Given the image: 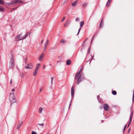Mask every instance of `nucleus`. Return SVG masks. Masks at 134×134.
Instances as JSON below:
<instances>
[{"mask_svg": "<svg viewBox=\"0 0 134 134\" xmlns=\"http://www.w3.org/2000/svg\"><path fill=\"white\" fill-rule=\"evenodd\" d=\"M28 34V33H27L26 34L23 36L22 33L17 36L15 38V41H18L20 40H22L24 39L27 36Z\"/></svg>", "mask_w": 134, "mask_h": 134, "instance_id": "f257e3e1", "label": "nucleus"}, {"mask_svg": "<svg viewBox=\"0 0 134 134\" xmlns=\"http://www.w3.org/2000/svg\"><path fill=\"white\" fill-rule=\"evenodd\" d=\"M14 65V61L13 57L10 58V62L9 63V68L10 69H13Z\"/></svg>", "mask_w": 134, "mask_h": 134, "instance_id": "f03ea898", "label": "nucleus"}, {"mask_svg": "<svg viewBox=\"0 0 134 134\" xmlns=\"http://www.w3.org/2000/svg\"><path fill=\"white\" fill-rule=\"evenodd\" d=\"M71 101L70 102V103H69V109L70 108L71 106V102L72 101V99L73 98L74 96V88L73 87H72L71 88Z\"/></svg>", "mask_w": 134, "mask_h": 134, "instance_id": "7ed1b4c3", "label": "nucleus"}, {"mask_svg": "<svg viewBox=\"0 0 134 134\" xmlns=\"http://www.w3.org/2000/svg\"><path fill=\"white\" fill-rule=\"evenodd\" d=\"M10 100H13V102H15V97L13 93H10L9 96Z\"/></svg>", "mask_w": 134, "mask_h": 134, "instance_id": "20e7f679", "label": "nucleus"}, {"mask_svg": "<svg viewBox=\"0 0 134 134\" xmlns=\"http://www.w3.org/2000/svg\"><path fill=\"white\" fill-rule=\"evenodd\" d=\"M84 79V77L83 74H80L77 81V84H79L82 80Z\"/></svg>", "mask_w": 134, "mask_h": 134, "instance_id": "39448f33", "label": "nucleus"}, {"mask_svg": "<svg viewBox=\"0 0 134 134\" xmlns=\"http://www.w3.org/2000/svg\"><path fill=\"white\" fill-rule=\"evenodd\" d=\"M104 109L106 111H108L109 108V107L107 104H105L103 105Z\"/></svg>", "mask_w": 134, "mask_h": 134, "instance_id": "423d86ee", "label": "nucleus"}, {"mask_svg": "<svg viewBox=\"0 0 134 134\" xmlns=\"http://www.w3.org/2000/svg\"><path fill=\"white\" fill-rule=\"evenodd\" d=\"M23 121H20L18 123L17 127V129H18V130H19L20 127L21 126V125L23 124Z\"/></svg>", "mask_w": 134, "mask_h": 134, "instance_id": "0eeeda50", "label": "nucleus"}, {"mask_svg": "<svg viewBox=\"0 0 134 134\" xmlns=\"http://www.w3.org/2000/svg\"><path fill=\"white\" fill-rule=\"evenodd\" d=\"M14 1H11L10 3H8L7 2H5V3L6 5L10 7H12V5L14 4Z\"/></svg>", "mask_w": 134, "mask_h": 134, "instance_id": "6e6552de", "label": "nucleus"}, {"mask_svg": "<svg viewBox=\"0 0 134 134\" xmlns=\"http://www.w3.org/2000/svg\"><path fill=\"white\" fill-rule=\"evenodd\" d=\"M82 70V69H80V70L79 71H78L77 73H76V75H75V79H76L78 77V76H79V74H80V71H81V70Z\"/></svg>", "mask_w": 134, "mask_h": 134, "instance_id": "1a4fd4ad", "label": "nucleus"}, {"mask_svg": "<svg viewBox=\"0 0 134 134\" xmlns=\"http://www.w3.org/2000/svg\"><path fill=\"white\" fill-rule=\"evenodd\" d=\"M133 112H132L130 115V121H129V122L128 124V127L129 126V125H130V124L131 122L132 119V116H133Z\"/></svg>", "mask_w": 134, "mask_h": 134, "instance_id": "9d476101", "label": "nucleus"}, {"mask_svg": "<svg viewBox=\"0 0 134 134\" xmlns=\"http://www.w3.org/2000/svg\"><path fill=\"white\" fill-rule=\"evenodd\" d=\"M26 69H31L32 67V65L30 63L29 64H28L27 66L25 67Z\"/></svg>", "mask_w": 134, "mask_h": 134, "instance_id": "9b49d317", "label": "nucleus"}, {"mask_svg": "<svg viewBox=\"0 0 134 134\" xmlns=\"http://www.w3.org/2000/svg\"><path fill=\"white\" fill-rule=\"evenodd\" d=\"M103 19H102L101 20L100 22L99 23V27L100 28H102V27L103 26Z\"/></svg>", "mask_w": 134, "mask_h": 134, "instance_id": "f8f14e48", "label": "nucleus"}, {"mask_svg": "<svg viewBox=\"0 0 134 134\" xmlns=\"http://www.w3.org/2000/svg\"><path fill=\"white\" fill-rule=\"evenodd\" d=\"M44 55L43 54H41L38 60L40 61H42L43 60V58L44 57Z\"/></svg>", "mask_w": 134, "mask_h": 134, "instance_id": "ddd939ff", "label": "nucleus"}, {"mask_svg": "<svg viewBox=\"0 0 134 134\" xmlns=\"http://www.w3.org/2000/svg\"><path fill=\"white\" fill-rule=\"evenodd\" d=\"M13 1H14V4L17 3L19 2L21 4V3L22 2L21 1L19 0H14Z\"/></svg>", "mask_w": 134, "mask_h": 134, "instance_id": "4468645a", "label": "nucleus"}, {"mask_svg": "<svg viewBox=\"0 0 134 134\" xmlns=\"http://www.w3.org/2000/svg\"><path fill=\"white\" fill-rule=\"evenodd\" d=\"M112 0H108L107 1L106 4V6L107 7H108L110 3L111 2Z\"/></svg>", "mask_w": 134, "mask_h": 134, "instance_id": "2eb2a0df", "label": "nucleus"}, {"mask_svg": "<svg viewBox=\"0 0 134 134\" xmlns=\"http://www.w3.org/2000/svg\"><path fill=\"white\" fill-rule=\"evenodd\" d=\"M70 21L69 20H67L66 22L65 23L64 25V27H66L68 26L70 23Z\"/></svg>", "mask_w": 134, "mask_h": 134, "instance_id": "dca6fc26", "label": "nucleus"}, {"mask_svg": "<svg viewBox=\"0 0 134 134\" xmlns=\"http://www.w3.org/2000/svg\"><path fill=\"white\" fill-rule=\"evenodd\" d=\"M38 71V70L35 69V70L33 72V75L34 76H35L37 74Z\"/></svg>", "mask_w": 134, "mask_h": 134, "instance_id": "f3484780", "label": "nucleus"}, {"mask_svg": "<svg viewBox=\"0 0 134 134\" xmlns=\"http://www.w3.org/2000/svg\"><path fill=\"white\" fill-rule=\"evenodd\" d=\"M80 27H81L84 24V22L83 21H81L80 23Z\"/></svg>", "mask_w": 134, "mask_h": 134, "instance_id": "a211bd4d", "label": "nucleus"}, {"mask_svg": "<svg viewBox=\"0 0 134 134\" xmlns=\"http://www.w3.org/2000/svg\"><path fill=\"white\" fill-rule=\"evenodd\" d=\"M4 11V8L1 6H0V12H3Z\"/></svg>", "mask_w": 134, "mask_h": 134, "instance_id": "6ab92c4d", "label": "nucleus"}, {"mask_svg": "<svg viewBox=\"0 0 134 134\" xmlns=\"http://www.w3.org/2000/svg\"><path fill=\"white\" fill-rule=\"evenodd\" d=\"M40 64H37L36 66V68L35 69V70H38L39 69V67L40 66Z\"/></svg>", "mask_w": 134, "mask_h": 134, "instance_id": "aec40b11", "label": "nucleus"}, {"mask_svg": "<svg viewBox=\"0 0 134 134\" xmlns=\"http://www.w3.org/2000/svg\"><path fill=\"white\" fill-rule=\"evenodd\" d=\"M77 1H75V2H73L72 3V6H75L76 4L77 3Z\"/></svg>", "mask_w": 134, "mask_h": 134, "instance_id": "412c9836", "label": "nucleus"}, {"mask_svg": "<svg viewBox=\"0 0 134 134\" xmlns=\"http://www.w3.org/2000/svg\"><path fill=\"white\" fill-rule=\"evenodd\" d=\"M71 63V62L70 60H68L66 61V64L68 65H70V64Z\"/></svg>", "mask_w": 134, "mask_h": 134, "instance_id": "4be33fe9", "label": "nucleus"}, {"mask_svg": "<svg viewBox=\"0 0 134 134\" xmlns=\"http://www.w3.org/2000/svg\"><path fill=\"white\" fill-rule=\"evenodd\" d=\"M88 3H84L82 5V7L84 8L87 5Z\"/></svg>", "mask_w": 134, "mask_h": 134, "instance_id": "5701e85b", "label": "nucleus"}, {"mask_svg": "<svg viewBox=\"0 0 134 134\" xmlns=\"http://www.w3.org/2000/svg\"><path fill=\"white\" fill-rule=\"evenodd\" d=\"M112 93L113 94L115 95L116 94V92L115 91H112Z\"/></svg>", "mask_w": 134, "mask_h": 134, "instance_id": "b1692460", "label": "nucleus"}, {"mask_svg": "<svg viewBox=\"0 0 134 134\" xmlns=\"http://www.w3.org/2000/svg\"><path fill=\"white\" fill-rule=\"evenodd\" d=\"M4 4V3L2 0H0V4L2 5Z\"/></svg>", "mask_w": 134, "mask_h": 134, "instance_id": "393cba45", "label": "nucleus"}, {"mask_svg": "<svg viewBox=\"0 0 134 134\" xmlns=\"http://www.w3.org/2000/svg\"><path fill=\"white\" fill-rule=\"evenodd\" d=\"M42 108H40L39 109V113H41L42 111Z\"/></svg>", "mask_w": 134, "mask_h": 134, "instance_id": "a878e982", "label": "nucleus"}, {"mask_svg": "<svg viewBox=\"0 0 134 134\" xmlns=\"http://www.w3.org/2000/svg\"><path fill=\"white\" fill-rule=\"evenodd\" d=\"M99 96H98L97 97V98L98 100V102H101V100H100L99 99Z\"/></svg>", "mask_w": 134, "mask_h": 134, "instance_id": "bb28decb", "label": "nucleus"}, {"mask_svg": "<svg viewBox=\"0 0 134 134\" xmlns=\"http://www.w3.org/2000/svg\"><path fill=\"white\" fill-rule=\"evenodd\" d=\"M38 125H40L42 126H43L44 125V124L43 123H42L41 124H37Z\"/></svg>", "mask_w": 134, "mask_h": 134, "instance_id": "cd10ccee", "label": "nucleus"}, {"mask_svg": "<svg viewBox=\"0 0 134 134\" xmlns=\"http://www.w3.org/2000/svg\"><path fill=\"white\" fill-rule=\"evenodd\" d=\"M64 42V40H62L60 41V43H62Z\"/></svg>", "mask_w": 134, "mask_h": 134, "instance_id": "c85d7f7f", "label": "nucleus"}, {"mask_svg": "<svg viewBox=\"0 0 134 134\" xmlns=\"http://www.w3.org/2000/svg\"><path fill=\"white\" fill-rule=\"evenodd\" d=\"M48 40H47L46 42V43L45 45H48Z\"/></svg>", "mask_w": 134, "mask_h": 134, "instance_id": "c756f323", "label": "nucleus"}, {"mask_svg": "<svg viewBox=\"0 0 134 134\" xmlns=\"http://www.w3.org/2000/svg\"><path fill=\"white\" fill-rule=\"evenodd\" d=\"M94 36H93L92 38V40H91V44L92 43V41L93 40V39L94 38Z\"/></svg>", "mask_w": 134, "mask_h": 134, "instance_id": "7c9ffc66", "label": "nucleus"}, {"mask_svg": "<svg viewBox=\"0 0 134 134\" xmlns=\"http://www.w3.org/2000/svg\"><path fill=\"white\" fill-rule=\"evenodd\" d=\"M65 17H63L61 20V22H62L63 21H64V20H65Z\"/></svg>", "mask_w": 134, "mask_h": 134, "instance_id": "2f4dec72", "label": "nucleus"}, {"mask_svg": "<svg viewBox=\"0 0 134 134\" xmlns=\"http://www.w3.org/2000/svg\"><path fill=\"white\" fill-rule=\"evenodd\" d=\"M90 47L88 48V52H87V54H88V53H90Z\"/></svg>", "mask_w": 134, "mask_h": 134, "instance_id": "473e14b6", "label": "nucleus"}, {"mask_svg": "<svg viewBox=\"0 0 134 134\" xmlns=\"http://www.w3.org/2000/svg\"><path fill=\"white\" fill-rule=\"evenodd\" d=\"M81 29V27H80V28L79 29V30H78V32L77 34V35H78L79 34V33Z\"/></svg>", "mask_w": 134, "mask_h": 134, "instance_id": "72a5a7b5", "label": "nucleus"}, {"mask_svg": "<svg viewBox=\"0 0 134 134\" xmlns=\"http://www.w3.org/2000/svg\"><path fill=\"white\" fill-rule=\"evenodd\" d=\"M76 20L77 21H79V19L78 18H77L76 19Z\"/></svg>", "mask_w": 134, "mask_h": 134, "instance_id": "f704fd0d", "label": "nucleus"}, {"mask_svg": "<svg viewBox=\"0 0 134 134\" xmlns=\"http://www.w3.org/2000/svg\"><path fill=\"white\" fill-rule=\"evenodd\" d=\"M31 133L32 134H37L36 132L33 131Z\"/></svg>", "mask_w": 134, "mask_h": 134, "instance_id": "c9c22d12", "label": "nucleus"}, {"mask_svg": "<svg viewBox=\"0 0 134 134\" xmlns=\"http://www.w3.org/2000/svg\"><path fill=\"white\" fill-rule=\"evenodd\" d=\"M53 77H51V84H52V81H53Z\"/></svg>", "mask_w": 134, "mask_h": 134, "instance_id": "e433bc0d", "label": "nucleus"}, {"mask_svg": "<svg viewBox=\"0 0 134 134\" xmlns=\"http://www.w3.org/2000/svg\"><path fill=\"white\" fill-rule=\"evenodd\" d=\"M46 45H45L44 46V51L47 48L46 47Z\"/></svg>", "mask_w": 134, "mask_h": 134, "instance_id": "4c0bfd02", "label": "nucleus"}, {"mask_svg": "<svg viewBox=\"0 0 134 134\" xmlns=\"http://www.w3.org/2000/svg\"><path fill=\"white\" fill-rule=\"evenodd\" d=\"M134 101V96H133V98H132V101L133 102Z\"/></svg>", "mask_w": 134, "mask_h": 134, "instance_id": "58836bf2", "label": "nucleus"}, {"mask_svg": "<svg viewBox=\"0 0 134 134\" xmlns=\"http://www.w3.org/2000/svg\"><path fill=\"white\" fill-rule=\"evenodd\" d=\"M15 91V89H12V92H13Z\"/></svg>", "mask_w": 134, "mask_h": 134, "instance_id": "ea45409f", "label": "nucleus"}, {"mask_svg": "<svg viewBox=\"0 0 134 134\" xmlns=\"http://www.w3.org/2000/svg\"><path fill=\"white\" fill-rule=\"evenodd\" d=\"M45 68V65H43V69H44Z\"/></svg>", "mask_w": 134, "mask_h": 134, "instance_id": "a19ab883", "label": "nucleus"}, {"mask_svg": "<svg viewBox=\"0 0 134 134\" xmlns=\"http://www.w3.org/2000/svg\"><path fill=\"white\" fill-rule=\"evenodd\" d=\"M10 84H11L12 83V79H11V80H10Z\"/></svg>", "mask_w": 134, "mask_h": 134, "instance_id": "79ce46f5", "label": "nucleus"}, {"mask_svg": "<svg viewBox=\"0 0 134 134\" xmlns=\"http://www.w3.org/2000/svg\"><path fill=\"white\" fill-rule=\"evenodd\" d=\"M100 109H102L103 108V107L102 106H101L100 107Z\"/></svg>", "mask_w": 134, "mask_h": 134, "instance_id": "37998d69", "label": "nucleus"}, {"mask_svg": "<svg viewBox=\"0 0 134 134\" xmlns=\"http://www.w3.org/2000/svg\"><path fill=\"white\" fill-rule=\"evenodd\" d=\"M42 91V89H40V92H41Z\"/></svg>", "mask_w": 134, "mask_h": 134, "instance_id": "c03bdc74", "label": "nucleus"}, {"mask_svg": "<svg viewBox=\"0 0 134 134\" xmlns=\"http://www.w3.org/2000/svg\"><path fill=\"white\" fill-rule=\"evenodd\" d=\"M87 39H88V38H86V39L85 40V41H86Z\"/></svg>", "mask_w": 134, "mask_h": 134, "instance_id": "a18cd8bd", "label": "nucleus"}, {"mask_svg": "<svg viewBox=\"0 0 134 134\" xmlns=\"http://www.w3.org/2000/svg\"><path fill=\"white\" fill-rule=\"evenodd\" d=\"M43 40H42V41H41V43H43Z\"/></svg>", "mask_w": 134, "mask_h": 134, "instance_id": "49530a36", "label": "nucleus"}, {"mask_svg": "<svg viewBox=\"0 0 134 134\" xmlns=\"http://www.w3.org/2000/svg\"><path fill=\"white\" fill-rule=\"evenodd\" d=\"M126 125L125 127H124V128H125V129L126 128Z\"/></svg>", "mask_w": 134, "mask_h": 134, "instance_id": "de8ad7c7", "label": "nucleus"}, {"mask_svg": "<svg viewBox=\"0 0 134 134\" xmlns=\"http://www.w3.org/2000/svg\"><path fill=\"white\" fill-rule=\"evenodd\" d=\"M133 96H134V91H133Z\"/></svg>", "mask_w": 134, "mask_h": 134, "instance_id": "09e8293b", "label": "nucleus"}, {"mask_svg": "<svg viewBox=\"0 0 134 134\" xmlns=\"http://www.w3.org/2000/svg\"><path fill=\"white\" fill-rule=\"evenodd\" d=\"M103 121H104V120H101V122H103Z\"/></svg>", "mask_w": 134, "mask_h": 134, "instance_id": "8fccbe9b", "label": "nucleus"}, {"mask_svg": "<svg viewBox=\"0 0 134 134\" xmlns=\"http://www.w3.org/2000/svg\"><path fill=\"white\" fill-rule=\"evenodd\" d=\"M130 129H129V130L128 132V133L130 131Z\"/></svg>", "mask_w": 134, "mask_h": 134, "instance_id": "3c124183", "label": "nucleus"}, {"mask_svg": "<svg viewBox=\"0 0 134 134\" xmlns=\"http://www.w3.org/2000/svg\"><path fill=\"white\" fill-rule=\"evenodd\" d=\"M16 8H13V9H16Z\"/></svg>", "mask_w": 134, "mask_h": 134, "instance_id": "603ef678", "label": "nucleus"}, {"mask_svg": "<svg viewBox=\"0 0 134 134\" xmlns=\"http://www.w3.org/2000/svg\"><path fill=\"white\" fill-rule=\"evenodd\" d=\"M125 128H124V131L125 130Z\"/></svg>", "mask_w": 134, "mask_h": 134, "instance_id": "864d4df0", "label": "nucleus"}, {"mask_svg": "<svg viewBox=\"0 0 134 134\" xmlns=\"http://www.w3.org/2000/svg\"><path fill=\"white\" fill-rule=\"evenodd\" d=\"M11 56H12V54H11Z\"/></svg>", "mask_w": 134, "mask_h": 134, "instance_id": "5fc2aeb1", "label": "nucleus"}, {"mask_svg": "<svg viewBox=\"0 0 134 134\" xmlns=\"http://www.w3.org/2000/svg\"><path fill=\"white\" fill-rule=\"evenodd\" d=\"M41 134H42V133H41Z\"/></svg>", "mask_w": 134, "mask_h": 134, "instance_id": "6e6d98bb", "label": "nucleus"}, {"mask_svg": "<svg viewBox=\"0 0 134 134\" xmlns=\"http://www.w3.org/2000/svg\"><path fill=\"white\" fill-rule=\"evenodd\" d=\"M133 134H134V133H133Z\"/></svg>", "mask_w": 134, "mask_h": 134, "instance_id": "4d7b16f0", "label": "nucleus"}]
</instances>
